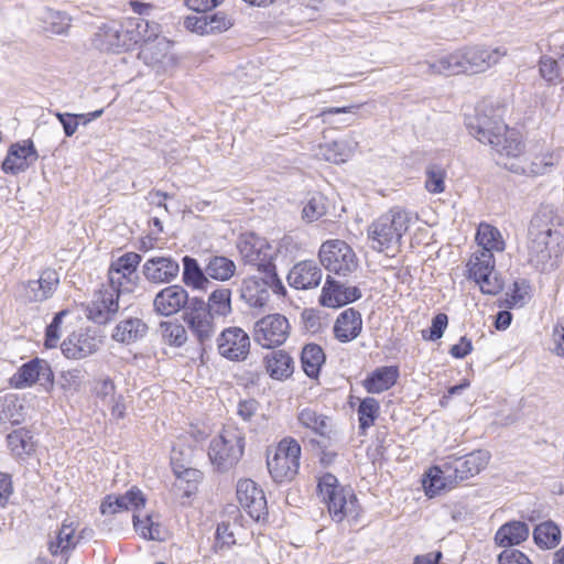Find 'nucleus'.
<instances>
[{
    "label": "nucleus",
    "mask_w": 564,
    "mask_h": 564,
    "mask_svg": "<svg viewBox=\"0 0 564 564\" xmlns=\"http://www.w3.org/2000/svg\"><path fill=\"white\" fill-rule=\"evenodd\" d=\"M265 369L273 379H286L293 373V359L283 350L272 351L265 357Z\"/></svg>",
    "instance_id": "f704fd0d"
},
{
    "label": "nucleus",
    "mask_w": 564,
    "mask_h": 564,
    "mask_svg": "<svg viewBox=\"0 0 564 564\" xmlns=\"http://www.w3.org/2000/svg\"><path fill=\"white\" fill-rule=\"evenodd\" d=\"M344 284L327 276L321 295V304L327 307L344 306Z\"/></svg>",
    "instance_id": "49530a36"
},
{
    "label": "nucleus",
    "mask_w": 564,
    "mask_h": 564,
    "mask_svg": "<svg viewBox=\"0 0 564 564\" xmlns=\"http://www.w3.org/2000/svg\"><path fill=\"white\" fill-rule=\"evenodd\" d=\"M325 360L326 356L321 346L316 344H307L303 347L301 354L302 367L310 378L318 377Z\"/></svg>",
    "instance_id": "58836bf2"
},
{
    "label": "nucleus",
    "mask_w": 564,
    "mask_h": 564,
    "mask_svg": "<svg viewBox=\"0 0 564 564\" xmlns=\"http://www.w3.org/2000/svg\"><path fill=\"white\" fill-rule=\"evenodd\" d=\"M58 285V272L47 268L40 273L39 279L21 284V295L25 302L42 303L53 296Z\"/></svg>",
    "instance_id": "6ab92c4d"
},
{
    "label": "nucleus",
    "mask_w": 564,
    "mask_h": 564,
    "mask_svg": "<svg viewBox=\"0 0 564 564\" xmlns=\"http://www.w3.org/2000/svg\"><path fill=\"white\" fill-rule=\"evenodd\" d=\"M191 454L192 451L189 448H187V453H184L175 445L172 448L171 463L173 465L174 474L180 480L196 482L200 478L199 470L186 466L188 463L187 457H189Z\"/></svg>",
    "instance_id": "ea45409f"
},
{
    "label": "nucleus",
    "mask_w": 564,
    "mask_h": 564,
    "mask_svg": "<svg viewBox=\"0 0 564 564\" xmlns=\"http://www.w3.org/2000/svg\"><path fill=\"white\" fill-rule=\"evenodd\" d=\"M36 21L41 32L47 35H67L72 18L64 11L45 7L37 12Z\"/></svg>",
    "instance_id": "cd10ccee"
},
{
    "label": "nucleus",
    "mask_w": 564,
    "mask_h": 564,
    "mask_svg": "<svg viewBox=\"0 0 564 564\" xmlns=\"http://www.w3.org/2000/svg\"><path fill=\"white\" fill-rule=\"evenodd\" d=\"M7 442L10 451L15 456L30 454L33 451L32 435L25 429H19L8 434Z\"/></svg>",
    "instance_id": "09e8293b"
},
{
    "label": "nucleus",
    "mask_w": 564,
    "mask_h": 564,
    "mask_svg": "<svg viewBox=\"0 0 564 564\" xmlns=\"http://www.w3.org/2000/svg\"><path fill=\"white\" fill-rule=\"evenodd\" d=\"M208 34L224 32L234 25L232 20L225 12L207 15Z\"/></svg>",
    "instance_id": "13d9d810"
},
{
    "label": "nucleus",
    "mask_w": 564,
    "mask_h": 564,
    "mask_svg": "<svg viewBox=\"0 0 564 564\" xmlns=\"http://www.w3.org/2000/svg\"><path fill=\"white\" fill-rule=\"evenodd\" d=\"M240 296L250 307L261 308L265 306L270 299L269 281L256 276L245 279Z\"/></svg>",
    "instance_id": "c756f323"
},
{
    "label": "nucleus",
    "mask_w": 564,
    "mask_h": 564,
    "mask_svg": "<svg viewBox=\"0 0 564 564\" xmlns=\"http://www.w3.org/2000/svg\"><path fill=\"white\" fill-rule=\"evenodd\" d=\"M23 405L13 394L0 399V424L18 425L23 421Z\"/></svg>",
    "instance_id": "37998d69"
},
{
    "label": "nucleus",
    "mask_w": 564,
    "mask_h": 564,
    "mask_svg": "<svg viewBox=\"0 0 564 564\" xmlns=\"http://www.w3.org/2000/svg\"><path fill=\"white\" fill-rule=\"evenodd\" d=\"M121 25L126 51L132 50L140 44V29L143 30V26H147V20L142 17L130 18L121 22Z\"/></svg>",
    "instance_id": "8fccbe9b"
},
{
    "label": "nucleus",
    "mask_w": 564,
    "mask_h": 564,
    "mask_svg": "<svg viewBox=\"0 0 564 564\" xmlns=\"http://www.w3.org/2000/svg\"><path fill=\"white\" fill-rule=\"evenodd\" d=\"M301 446L293 438H283L274 448L273 454L268 453L267 465L275 482L291 481L300 468Z\"/></svg>",
    "instance_id": "6e6552de"
},
{
    "label": "nucleus",
    "mask_w": 564,
    "mask_h": 564,
    "mask_svg": "<svg viewBox=\"0 0 564 564\" xmlns=\"http://www.w3.org/2000/svg\"><path fill=\"white\" fill-rule=\"evenodd\" d=\"M39 154L32 141L28 140L23 141V143H14L8 151L2 163V170L4 173L17 175L34 164Z\"/></svg>",
    "instance_id": "5701e85b"
},
{
    "label": "nucleus",
    "mask_w": 564,
    "mask_h": 564,
    "mask_svg": "<svg viewBox=\"0 0 564 564\" xmlns=\"http://www.w3.org/2000/svg\"><path fill=\"white\" fill-rule=\"evenodd\" d=\"M539 70L541 76L549 83L554 82L560 76L557 62L550 56H542L539 62Z\"/></svg>",
    "instance_id": "bf43d9fd"
},
{
    "label": "nucleus",
    "mask_w": 564,
    "mask_h": 564,
    "mask_svg": "<svg viewBox=\"0 0 564 564\" xmlns=\"http://www.w3.org/2000/svg\"><path fill=\"white\" fill-rule=\"evenodd\" d=\"M86 377V371L82 368L65 370L61 376V387L65 391L78 392L83 388Z\"/></svg>",
    "instance_id": "603ef678"
},
{
    "label": "nucleus",
    "mask_w": 564,
    "mask_h": 564,
    "mask_svg": "<svg viewBox=\"0 0 564 564\" xmlns=\"http://www.w3.org/2000/svg\"><path fill=\"white\" fill-rule=\"evenodd\" d=\"M219 355L230 361L247 359L250 352V337L240 327L224 328L216 338Z\"/></svg>",
    "instance_id": "dca6fc26"
},
{
    "label": "nucleus",
    "mask_w": 564,
    "mask_h": 564,
    "mask_svg": "<svg viewBox=\"0 0 564 564\" xmlns=\"http://www.w3.org/2000/svg\"><path fill=\"white\" fill-rule=\"evenodd\" d=\"M232 292L226 286L216 288L205 301V311L217 319H226L232 314Z\"/></svg>",
    "instance_id": "7c9ffc66"
},
{
    "label": "nucleus",
    "mask_w": 564,
    "mask_h": 564,
    "mask_svg": "<svg viewBox=\"0 0 564 564\" xmlns=\"http://www.w3.org/2000/svg\"><path fill=\"white\" fill-rule=\"evenodd\" d=\"M165 336L171 344L181 346L186 339V332L183 326L171 324L165 328Z\"/></svg>",
    "instance_id": "338daca9"
},
{
    "label": "nucleus",
    "mask_w": 564,
    "mask_h": 564,
    "mask_svg": "<svg viewBox=\"0 0 564 564\" xmlns=\"http://www.w3.org/2000/svg\"><path fill=\"white\" fill-rule=\"evenodd\" d=\"M359 429L362 433L372 426L380 413L379 401L372 397L362 399L359 403L358 410Z\"/></svg>",
    "instance_id": "c03bdc74"
},
{
    "label": "nucleus",
    "mask_w": 564,
    "mask_h": 564,
    "mask_svg": "<svg viewBox=\"0 0 564 564\" xmlns=\"http://www.w3.org/2000/svg\"><path fill=\"white\" fill-rule=\"evenodd\" d=\"M529 262L540 271L553 269L564 251V237L550 213H538L529 226Z\"/></svg>",
    "instance_id": "f03ea898"
},
{
    "label": "nucleus",
    "mask_w": 564,
    "mask_h": 564,
    "mask_svg": "<svg viewBox=\"0 0 564 564\" xmlns=\"http://www.w3.org/2000/svg\"><path fill=\"white\" fill-rule=\"evenodd\" d=\"M425 188L432 194H440L445 191V170L437 164H430L426 169Z\"/></svg>",
    "instance_id": "3c124183"
},
{
    "label": "nucleus",
    "mask_w": 564,
    "mask_h": 564,
    "mask_svg": "<svg viewBox=\"0 0 564 564\" xmlns=\"http://www.w3.org/2000/svg\"><path fill=\"white\" fill-rule=\"evenodd\" d=\"M322 265L339 276H348L358 268V258L354 249L344 240L329 239L318 250Z\"/></svg>",
    "instance_id": "1a4fd4ad"
},
{
    "label": "nucleus",
    "mask_w": 564,
    "mask_h": 564,
    "mask_svg": "<svg viewBox=\"0 0 564 564\" xmlns=\"http://www.w3.org/2000/svg\"><path fill=\"white\" fill-rule=\"evenodd\" d=\"M299 422L302 426L310 429L315 434L323 437H330L332 433V419L323 413H319L313 408H304L297 415Z\"/></svg>",
    "instance_id": "72a5a7b5"
},
{
    "label": "nucleus",
    "mask_w": 564,
    "mask_h": 564,
    "mask_svg": "<svg viewBox=\"0 0 564 564\" xmlns=\"http://www.w3.org/2000/svg\"><path fill=\"white\" fill-rule=\"evenodd\" d=\"M489 459V452L481 449L463 457H448L445 460L446 477L455 482L471 478L486 468Z\"/></svg>",
    "instance_id": "2eb2a0df"
},
{
    "label": "nucleus",
    "mask_w": 564,
    "mask_h": 564,
    "mask_svg": "<svg viewBox=\"0 0 564 564\" xmlns=\"http://www.w3.org/2000/svg\"><path fill=\"white\" fill-rule=\"evenodd\" d=\"M453 484L454 480H451L448 477H446L445 471V462L442 464V466H435L433 467L430 473L427 474V479H424L423 485L425 492L429 497H434L437 494H440L441 490H443L447 482Z\"/></svg>",
    "instance_id": "de8ad7c7"
},
{
    "label": "nucleus",
    "mask_w": 564,
    "mask_h": 564,
    "mask_svg": "<svg viewBox=\"0 0 564 564\" xmlns=\"http://www.w3.org/2000/svg\"><path fill=\"white\" fill-rule=\"evenodd\" d=\"M485 105L475 108V113L467 116L466 127L480 143L489 145L495 152L497 163L512 173L536 176L553 166L552 156H538L531 162L523 156L524 145L519 134L510 130L499 116Z\"/></svg>",
    "instance_id": "f257e3e1"
},
{
    "label": "nucleus",
    "mask_w": 564,
    "mask_h": 564,
    "mask_svg": "<svg viewBox=\"0 0 564 564\" xmlns=\"http://www.w3.org/2000/svg\"><path fill=\"white\" fill-rule=\"evenodd\" d=\"M340 143L338 141L326 142L318 145L316 155L327 162L339 164L346 162V158L340 151Z\"/></svg>",
    "instance_id": "5fc2aeb1"
},
{
    "label": "nucleus",
    "mask_w": 564,
    "mask_h": 564,
    "mask_svg": "<svg viewBox=\"0 0 564 564\" xmlns=\"http://www.w3.org/2000/svg\"><path fill=\"white\" fill-rule=\"evenodd\" d=\"M122 25L119 21H109L98 26L93 36V45L101 52L121 53L126 51Z\"/></svg>",
    "instance_id": "a878e982"
},
{
    "label": "nucleus",
    "mask_w": 564,
    "mask_h": 564,
    "mask_svg": "<svg viewBox=\"0 0 564 564\" xmlns=\"http://www.w3.org/2000/svg\"><path fill=\"white\" fill-rule=\"evenodd\" d=\"M522 284L513 282L511 292H507L503 297L498 300L499 307L514 308L522 307L525 304L527 293L522 292Z\"/></svg>",
    "instance_id": "864d4df0"
},
{
    "label": "nucleus",
    "mask_w": 564,
    "mask_h": 564,
    "mask_svg": "<svg viewBox=\"0 0 564 564\" xmlns=\"http://www.w3.org/2000/svg\"><path fill=\"white\" fill-rule=\"evenodd\" d=\"M245 434L236 426H226L213 438L208 456L214 465L226 470L235 466L243 455Z\"/></svg>",
    "instance_id": "0eeeda50"
},
{
    "label": "nucleus",
    "mask_w": 564,
    "mask_h": 564,
    "mask_svg": "<svg viewBox=\"0 0 564 564\" xmlns=\"http://www.w3.org/2000/svg\"><path fill=\"white\" fill-rule=\"evenodd\" d=\"M448 323V317L444 313H440L435 315L432 319V325L430 328V334L426 335V330L422 332V336L427 340H437L442 338Z\"/></svg>",
    "instance_id": "4d7b16f0"
},
{
    "label": "nucleus",
    "mask_w": 564,
    "mask_h": 564,
    "mask_svg": "<svg viewBox=\"0 0 564 564\" xmlns=\"http://www.w3.org/2000/svg\"><path fill=\"white\" fill-rule=\"evenodd\" d=\"M119 296L111 286L99 290L87 305V317L100 325L112 321L119 311Z\"/></svg>",
    "instance_id": "aec40b11"
},
{
    "label": "nucleus",
    "mask_w": 564,
    "mask_h": 564,
    "mask_svg": "<svg viewBox=\"0 0 564 564\" xmlns=\"http://www.w3.org/2000/svg\"><path fill=\"white\" fill-rule=\"evenodd\" d=\"M148 330L147 324L137 317L121 321L115 328L112 338L117 341L130 344L142 338Z\"/></svg>",
    "instance_id": "c9c22d12"
},
{
    "label": "nucleus",
    "mask_w": 564,
    "mask_h": 564,
    "mask_svg": "<svg viewBox=\"0 0 564 564\" xmlns=\"http://www.w3.org/2000/svg\"><path fill=\"white\" fill-rule=\"evenodd\" d=\"M100 345L97 336L88 330L69 335L61 345L63 355L68 359H83L95 354Z\"/></svg>",
    "instance_id": "b1692460"
},
{
    "label": "nucleus",
    "mask_w": 564,
    "mask_h": 564,
    "mask_svg": "<svg viewBox=\"0 0 564 564\" xmlns=\"http://www.w3.org/2000/svg\"><path fill=\"white\" fill-rule=\"evenodd\" d=\"M217 318L205 311V301L192 297L186 307L184 322L189 332L202 346H212L217 332Z\"/></svg>",
    "instance_id": "9b49d317"
},
{
    "label": "nucleus",
    "mask_w": 564,
    "mask_h": 564,
    "mask_svg": "<svg viewBox=\"0 0 564 564\" xmlns=\"http://www.w3.org/2000/svg\"><path fill=\"white\" fill-rule=\"evenodd\" d=\"M183 282L195 290H206L209 280L198 261L189 256L183 258Z\"/></svg>",
    "instance_id": "4c0bfd02"
},
{
    "label": "nucleus",
    "mask_w": 564,
    "mask_h": 564,
    "mask_svg": "<svg viewBox=\"0 0 564 564\" xmlns=\"http://www.w3.org/2000/svg\"><path fill=\"white\" fill-rule=\"evenodd\" d=\"M95 392L102 401L115 402L116 386L111 379H99L96 382Z\"/></svg>",
    "instance_id": "052dcab7"
},
{
    "label": "nucleus",
    "mask_w": 564,
    "mask_h": 564,
    "mask_svg": "<svg viewBox=\"0 0 564 564\" xmlns=\"http://www.w3.org/2000/svg\"><path fill=\"white\" fill-rule=\"evenodd\" d=\"M236 269V263L231 259L224 256H214L209 258L205 272L208 278L225 282L234 276Z\"/></svg>",
    "instance_id": "a19ab883"
},
{
    "label": "nucleus",
    "mask_w": 564,
    "mask_h": 564,
    "mask_svg": "<svg viewBox=\"0 0 564 564\" xmlns=\"http://www.w3.org/2000/svg\"><path fill=\"white\" fill-rule=\"evenodd\" d=\"M326 204L322 195L313 196L303 208V217L308 221H315L326 214Z\"/></svg>",
    "instance_id": "6e6d98bb"
},
{
    "label": "nucleus",
    "mask_w": 564,
    "mask_h": 564,
    "mask_svg": "<svg viewBox=\"0 0 564 564\" xmlns=\"http://www.w3.org/2000/svg\"><path fill=\"white\" fill-rule=\"evenodd\" d=\"M317 491L335 522L339 523L345 519L354 522L358 520L360 508L357 497L350 487L341 486L336 476L329 473L321 476Z\"/></svg>",
    "instance_id": "39448f33"
},
{
    "label": "nucleus",
    "mask_w": 564,
    "mask_h": 564,
    "mask_svg": "<svg viewBox=\"0 0 564 564\" xmlns=\"http://www.w3.org/2000/svg\"><path fill=\"white\" fill-rule=\"evenodd\" d=\"M561 538V531L558 527L551 522L546 521L540 523L535 527L533 532V539L535 543L545 549L554 547L558 544Z\"/></svg>",
    "instance_id": "a18cd8bd"
},
{
    "label": "nucleus",
    "mask_w": 564,
    "mask_h": 564,
    "mask_svg": "<svg viewBox=\"0 0 564 564\" xmlns=\"http://www.w3.org/2000/svg\"><path fill=\"white\" fill-rule=\"evenodd\" d=\"M147 499L143 492L132 487L123 495H108L100 505V512L105 517H113L118 513L132 511V521L135 532L147 540H160L161 528L154 522L152 516L147 513L141 517Z\"/></svg>",
    "instance_id": "20e7f679"
},
{
    "label": "nucleus",
    "mask_w": 564,
    "mask_h": 564,
    "mask_svg": "<svg viewBox=\"0 0 564 564\" xmlns=\"http://www.w3.org/2000/svg\"><path fill=\"white\" fill-rule=\"evenodd\" d=\"M411 223V214L401 207H392L380 215L368 228L372 248L379 252L398 248Z\"/></svg>",
    "instance_id": "423d86ee"
},
{
    "label": "nucleus",
    "mask_w": 564,
    "mask_h": 564,
    "mask_svg": "<svg viewBox=\"0 0 564 564\" xmlns=\"http://www.w3.org/2000/svg\"><path fill=\"white\" fill-rule=\"evenodd\" d=\"M476 240L480 247L479 249H487L489 252L502 251L505 249L500 231L488 224L479 225Z\"/></svg>",
    "instance_id": "79ce46f5"
},
{
    "label": "nucleus",
    "mask_w": 564,
    "mask_h": 564,
    "mask_svg": "<svg viewBox=\"0 0 564 564\" xmlns=\"http://www.w3.org/2000/svg\"><path fill=\"white\" fill-rule=\"evenodd\" d=\"M498 563L499 564H531L528 556L516 549L505 550L498 556Z\"/></svg>",
    "instance_id": "0e129e2a"
},
{
    "label": "nucleus",
    "mask_w": 564,
    "mask_h": 564,
    "mask_svg": "<svg viewBox=\"0 0 564 564\" xmlns=\"http://www.w3.org/2000/svg\"><path fill=\"white\" fill-rule=\"evenodd\" d=\"M184 25L187 30L198 33L208 34L207 14L189 15L185 19Z\"/></svg>",
    "instance_id": "e2e57ef3"
},
{
    "label": "nucleus",
    "mask_w": 564,
    "mask_h": 564,
    "mask_svg": "<svg viewBox=\"0 0 564 564\" xmlns=\"http://www.w3.org/2000/svg\"><path fill=\"white\" fill-rule=\"evenodd\" d=\"M142 273L151 283H170L177 278L180 264L171 257H152L142 265Z\"/></svg>",
    "instance_id": "393cba45"
},
{
    "label": "nucleus",
    "mask_w": 564,
    "mask_h": 564,
    "mask_svg": "<svg viewBox=\"0 0 564 564\" xmlns=\"http://www.w3.org/2000/svg\"><path fill=\"white\" fill-rule=\"evenodd\" d=\"M468 278L474 280L484 294L496 295L503 282L495 271V258L487 249H477L467 262Z\"/></svg>",
    "instance_id": "9d476101"
},
{
    "label": "nucleus",
    "mask_w": 564,
    "mask_h": 564,
    "mask_svg": "<svg viewBox=\"0 0 564 564\" xmlns=\"http://www.w3.org/2000/svg\"><path fill=\"white\" fill-rule=\"evenodd\" d=\"M530 530L522 521H511L501 525L495 534V542L501 547L518 545L525 541Z\"/></svg>",
    "instance_id": "473e14b6"
},
{
    "label": "nucleus",
    "mask_w": 564,
    "mask_h": 564,
    "mask_svg": "<svg viewBox=\"0 0 564 564\" xmlns=\"http://www.w3.org/2000/svg\"><path fill=\"white\" fill-rule=\"evenodd\" d=\"M235 543L236 539L231 525L226 522L219 523L216 530V546H230Z\"/></svg>",
    "instance_id": "680f3d73"
},
{
    "label": "nucleus",
    "mask_w": 564,
    "mask_h": 564,
    "mask_svg": "<svg viewBox=\"0 0 564 564\" xmlns=\"http://www.w3.org/2000/svg\"><path fill=\"white\" fill-rule=\"evenodd\" d=\"M187 291L177 284L162 289L153 299V310L158 315L172 316L189 306Z\"/></svg>",
    "instance_id": "4be33fe9"
},
{
    "label": "nucleus",
    "mask_w": 564,
    "mask_h": 564,
    "mask_svg": "<svg viewBox=\"0 0 564 564\" xmlns=\"http://www.w3.org/2000/svg\"><path fill=\"white\" fill-rule=\"evenodd\" d=\"M144 29H140V47L148 42H153V40H156L160 36V25L155 22H150L147 20V26H143Z\"/></svg>",
    "instance_id": "69168bd1"
},
{
    "label": "nucleus",
    "mask_w": 564,
    "mask_h": 564,
    "mask_svg": "<svg viewBox=\"0 0 564 564\" xmlns=\"http://www.w3.org/2000/svg\"><path fill=\"white\" fill-rule=\"evenodd\" d=\"M362 329V318L355 308L341 312L335 321L333 332L340 343H349L357 338Z\"/></svg>",
    "instance_id": "c85d7f7f"
},
{
    "label": "nucleus",
    "mask_w": 564,
    "mask_h": 564,
    "mask_svg": "<svg viewBox=\"0 0 564 564\" xmlns=\"http://www.w3.org/2000/svg\"><path fill=\"white\" fill-rule=\"evenodd\" d=\"M238 250L241 259L246 264L256 267L259 271H272V263L275 249L268 242L265 238L254 234H245L238 242Z\"/></svg>",
    "instance_id": "f8f14e48"
},
{
    "label": "nucleus",
    "mask_w": 564,
    "mask_h": 564,
    "mask_svg": "<svg viewBox=\"0 0 564 564\" xmlns=\"http://www.w3.org/2000/svg\"><path fill=\"white\" fill-rule=\"evenodd\" d=\"M290 333V324L281 314H270L259 319L253 327L254 341L264 348L282 345Z\"/></svg>",
    "instance_id": "4468645a"
},
{
    "label": "nucleus",
    "mask_w": 564,
    "mask_h": 564,
    "mask_svg": "<svg viewBox=\"0 0 564 564\" xmlns=\"http://www.w3.org/2000/svg\"><path fill=\"white\" fill-rule=\"evenodd\" d=\"M76 528L74 522H63L58 530L55 540L48 542V551L52 555L64 554L75 549L80 536L75 535Z\"/></svg>",
    "instance_id": "e433bc0d"
},
{
    "label": "nucleus",
    "mask_w": 564,
    "mask_h": 564,
    "mask_svg": "<svg viewBox=\"0 0 564 564\" xmlns=\"http://www.w3.org/2000/svg\"><path fill=\"white\" fill-rule=\"evenodd\" d=\"M507 54L501 47L488 50L484 47H469L442 56L434 63L424 62L426 73L438 75L477 74L487 70Z\"/></svg>",
    "instance_id": "7ed1b4c3"
},
{
    "label": "nucleus",
    "mask_w": 564,
    "mask_h": 564,
    "mask_svg": "<svg viewBox=\"0 0 564 564\" xmlns=\"http://www.w3.org/2000/svg\"><path fill=\"white\" fill-rule=\"evenodd\" d=\"M549 50L554 53L564 64V34L554 33L549 37Z\"/></svg>",
    "instance_id": "774afa93"
},
{
    "label": "nucleus",
    "mask_w": 564,
    "mask_h": 564,
    "mask_svg": "<svg viewBox=\"0 0 564 564\" xmlns=\"http://www.w3.org/2000/svg\"><path fill=\"white\" fill-rule=\"evenodd\" d=\"M17 388H24L39 382L43 387H52L54 375L50 364L40 358L24 364L11 379Z\"/></svg>",
    "instance_id": "412c9836"
},
{
    "label": "nucleus",
    "mask_w": 564,
    "mask_h": 564,
    "mask_svg": "<svg viewBox=\"0 0 564 564\" xmlns=\"http://www.w3.org/2000/svg\"><path fill=\"white\" fill-rule=\"evenodd\" d=\"M399 370L393 366L377 368L364 380V387L369 393H381L395 384Z\"/></svg>",
    "instance_id": "2f4dec72"
},
{
    "label": "nucleus",
    "mask_w": 564,
    "mask_h": 564,
    "mask_svg": "<svg viewBox=\"0 0 564 564\" xmlns=\"http://www.w3.org/2000/svg\"><path fill=\"white\" fill-rule=\"evenodd\" d=\"M237 499L240 507L252 520L261 521L268 516L264 492L253 480L242 479L238 481Z\"/></svg>",
    "instance_id": "f3484780"
},
{
    "label": "nucleus",
    "mask_w": 564,
    "mask_h": 564,
    "mask_svg": "<svg viewBox=\"0 0 564 564\" xmlns=\"http://www.w3.org/2000/svg\"><path fill=\"white\" fill-rule=\"evenodd\" d=\"M138 57L158 74L165 73L175 65V58L171 53V43L162 36L142 45Z\"/></svg>",
    "instance_id": "a211bd4d"
},
{
    "label": "nucleus",
    "mask_w": 564,
    "mask_h": 564,
    "mask_svg": "<svg viewBox=\"0 0 564 564\" xmlns=\"http://www.w3.org/2000/svg\"><path fill=\"white\" fill-rule=\"evenodd\" d=\"M140 262L141 256L135 252L119 257L109 268V286L118 294L132 292L139 279L137 268Z\"/></svg>",
    "instance_id": "ddd939ff"
},
{
    "label": "nucleus",
    "mask_w": 564,
    "mask_h": 564,
    "mask_svg": "<svg viewBox=\"0 0 564 564\" xmlns=\"http://www.w3.org/2000/svg\"><path fill=\"white\" fill-rule=\"evenodd\" d=\"M322 270L313 260L296 263L288 274L289 284L297 290L313 289L322 281Z\"/></svg>",
    "instance_id": "bb28decb"
}]
</instances>
